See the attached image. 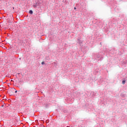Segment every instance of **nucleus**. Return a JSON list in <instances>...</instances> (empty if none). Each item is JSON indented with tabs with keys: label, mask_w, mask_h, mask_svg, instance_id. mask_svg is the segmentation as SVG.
I'll return each instance as SVG.
<instances>
[{
	"label": "nucleus",
	"mask_w": 127,
	"mask_h": 127,
	"mask_svg": "<svg viewBox=\"0 0 127 127\" xmlns=\"http://www.w3.org/2000/svg\"><path fill=\"white\" fill-rule=\"evenodd\" d=\"M33 7H34V8H36V7H37V4H35L33 5Z\"/></svg>",
	"instance_id": "obj_2"
},
{
	"label": "nucleus",
	"mask_w": 127,
	"mask_h": 127,
	"mask_svg": "<svg viewBox=\"0 0 127 127\" xmlns=\"http://www.w3.org/2000/svg\"><path fill=\"white\" fill-rule=\"evenodd\" d=\"M1 107H3V105H2Z\"/></svg>",
	"instance_id": "obj_6"
},
{
	"label": "nucleus",
	"mask_w": 127,
	"mask_h": 127,
	"mask_svg": "<svg viewBox=\"0 0 127 127\" xmlns=\"http://www.w3.org/2000/svg\"><path fill=\"white\" fill-rule=\"evenodd\" d=\"M122 84H123L124 85V84H126V81L123 80V81H122Z\"/></svg>",
	"instance_id": "obj_3"
},
{
	"label": "nucleus",
	"mask_w": 127,
	"mask_h": 127,
	"mask_svg": "<svg viewBox=\"0 0 127 127\" xmlns=\"http://www.w3.org/2000/svg\"><path fill=\"white\" fill-rule=\"evenodd\" d=\"M16 92H17V91H16L15 92V93H16Z\"/></svg>",
	"instance_id": "obj_7"
},
{
	"label": "nucleus",
	"mask_w": 127,
	"mask_h": 127,
	"mask_svg": "<svg viewBox=\"0 0 127 127\" xmlns=\"http://www.w3.org/2000/svg\"><path fill=\"white\" fill-rule=\"evenodd\" d=\"M74 9H76V7H74Z\"/></svg>",
	"instance_id": "obj_5"
},
{
	"label": "nucleus",
	"mask_w": 127,
	"mask_h": 127,
	"mask_svg": "<svg viewBox=\"0 0 127 127\" xmlns=\"http://www.w3.org/2000/svg\"><path fill=\"white\" fill-rule=\"evenodd\" d=\"M29 13H30V14H32V13H33V11H32V10H30L29 11Z\"/></svg>",
	"instance_id": "obj_1"
},
{
	"label": "nucleus",
	"mask_w": 127,
	"mask_h": 127,
	"mask_svg": "<svg viewBox=\"0 0 127 127\" xmlns=\"http://www.w3.org/2000/svg\"><path fill=\"white\" fill-rule=\"evenodd\" d=\"M41 64H42V65H44V64H45L44 62H42L41 63Z\"/></svg>",
	"instance_id": "obj_4"
}]
</instances>
